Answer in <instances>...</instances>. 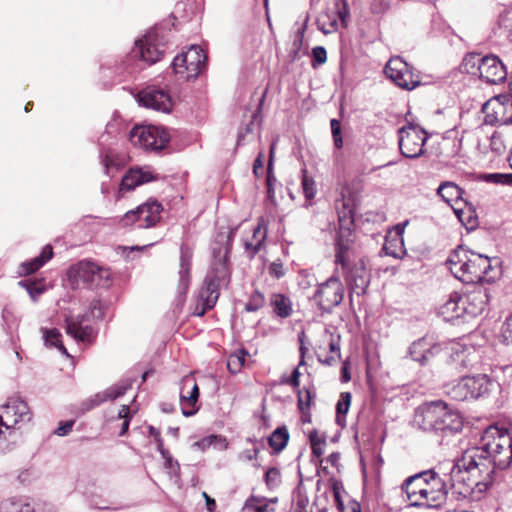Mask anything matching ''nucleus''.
Segmentation results:
<instances>
[{
  "label": "nucleus",
  "instance_id": "obj_49",
  "mask_svg": "<svg viewBox=\"0 0 512 512\" xmlns=\"http://www.w3.org/2000/svg\"><path fill=\"white\" fill-rule=\"evenodd\" d=\"M186 66L188 65L184 53L177 55L172 62V68L175 74L180 75L182 79H184L186 75Z\"/></svg>",
  "mask_w": 512,
  "mask_h": 512
},
{
  "label": "nucleus",
  "instance_id": "obj_57",
  "mask_svg": "<svg viewBox=\"0 0 512 512\" xmlns=\"http://www.w3.org/2000/svg\"><path fill=\"white\" fill-rule=\"evenodd\" d=\"M265 482L268 486H275L280 482V472L277 468H269L265 473Z\"/></svg>",
  "mask_w": 512,
  "mask_h": 512
},
{
  "label": "nucleus",
  "instance_id": "obj_50",
  "mask_svg": "<svg viewBox=\"0 0 512 512\" xmlns=\"http://www.w3.org/2000/svg\"><path fill=\"white\" fill-rule=\"evenodd\" d=\"M337 16V20L340 19L341 23L346 26V19L349 16V9L345 0H337L335 2V10L333 11Z\"/></svg>",
  "mask_w": 512,
  "mask_h": 512
},
{
  "label": "nucleus",
  "instance_id": "obj_10",
  "mask_svg": "<svg viewBox=\"0 0 512 512\" xmlns=\"http://www.w3.org/2000/svg\"><path fill=\"white\" fill-rule=\"evenodd\" d=\"M102 303L98 299H94L89 306V311L83 315L66 317V333L78 342L90 341L93 329L90 325L84 324L86 320L100 319L103 317Z\"/></svg>",
  "mask_w": 512,
  "mask_h": 512
},
{
  "label": "nucleus",
  "instance_id": "obj_15",
  "mask_svg": "<svg viewBox=\"0 0 512 512\" xmlns=\"http://www.w3.org/2000/svg\"><path fill=\"white\" fill-rule=\"evenodd\" d=\"M512 445V438L507 430L499 429L497 426H489L482 434L481 446L472 448L470 451H478L480 456H492L504 451V447Z\"/></svg>",
  "mask_w": 512,
  "mask_h": 512
},
{
  "label": "nucleus",
  "instance_id": "obj_18",
  "mask_svg": "<svg viewBox=\"0 0 512 512\" xmlns=\"http://www.w3.org/2000/svg\"><path fill=\"white\" fill-rule=\"evenodd\" d=\"M461 300V315H463V322H466L485 311L489 296L486 290L477 289L469 294L461 295Z\"/></svg>",
  "mask_w": 512,
  "mask_h": 512
},
{
  "label": "nucleus",
  "instance_id": "obj_16",
  "mask_svg": "<svg viewBox=\"0 0 512 512\" xmlns=\"http://www.w3.org/2000/svg\"><path fill=\"white\" fill-rule=\"evenodd\" d=\"M30 419L31 414L27 403L18 397L9 398L0 407V423L7 429L14 427L19 422H28Z\"/></svg>",
  "mask_w": 512,
  "mask_h": 512
},
{
  "label": "nucleus",
  "instance_id": "obj_61",
  "mask_svg": "<svg viewBox=\"0 0 512 512\" xmlns=\"http://www.w3.org/2000/svg\"><path fill=\"white\" fill-rule=\"evenodd\" d=\"M74 420H69V421H66L65 423L61 424L56 430H55V434L58 435V436H66L69 432H71L72 428H73V425H74Z\"/></svg>",
  "mask_w": 512,
  "mask_h": 512
},
{
  "label": "nucleus",
  "instance_id": "obj_53",
  "mask_svg": "<svg viewBox=\"0 0 512 512\" xmlns=\"http://www.w3.org/2000/svg\"><path fill=\"white\" fill-rule=\"evenodd\" d=\"M273 159H274V144H272L270 148L269 161L267 166V177L266 184L267 187H273V185L277 182L275 175L273 174Z\"/></svg>",
  "mask_w": 512,
  "mask_h": 512
},
{
  "label": "nucleus",
  "instance_id": "obj_48",
  "mask_svg": "<svg viewBox=\"0 0 512 512\" xmlns=\"http://www.w3.org/2000/svg\"><path fill=\"white\" fill-rule=\"evenodd\" d=\"M298 397V408L302 413H305L307 410H309L312 400V395L310 390L303 389L299 390L297 393Z\"/></svg>",
  "mask_w": 512,
  "mask_h": 512
},
{
  "label": "nucleus",
  "instance_id": "obj_42",
  "mask_svg": "<svg viewBox=\"0 0 512 512\" xmlns=\"http://www.w3.org/2000/svg\"><path fill=\"white\" fill-rule=\"evenodd\" d=\"M43 333L44 342L47 346L58 348L63 354L68 355L65 346L62 344L60 338L61 334L57 329H41Z\"/></svg>",
  "mask_w": 512,
  "mask_h": 512
},
{
  "label": "nucleus",
  "instance_id": "obj_1",
  "mask_svg": "<svg viewBox=\"0 0 512 512\" xmlns=\"http://www.w3.org/2000/svg\"><path fill=\"white\" fill-rule=\"evenodd\" d=\"M477 453L467 450L460 458L439 465L447 494L451 490L459 497L478 500L492 485L490 463Z\"/></svg>",
  "mask_w": 512,
  "mask_h": 512
},
{
  "label": "nucleus",
  "instance_id": "obj_3",
  "mask_svg": "<svg viewBox=\"0 0 512 512\" xmlns=\"http://www.w3.org/2000/svg\"><path fill=\"white\" fill-rule=\"evenodd\" d=\"M445 482L434 469L409 476L401 489L412 507L438 508L445 503L447 493Z\"/></svg>",
  "mask_w": 512,
  "mask_h": 512
},
{
  "label": "nucleus",
  "instance_id": "obj_41",
  "mask_svg": "<svg viewBox=\"0 0 512 512\" xmlns=\"http://www.w3.org/2000/svg\"><path fill=\"white\" fill-rule=\"evenodd\" d=\"M351 393L342 392L340 398L336 404V421L339 425H343L345 422V416L351 405Z\"/></svg>",
  "mask_w": 512,
  "mask_h": 512
},
{
  "label": "nucleus",
  "instance_id": "obj_22",
  "mask_svg": "<svg viewBox=\"0 0 512 512\" xmlns=\"http://www.w3.org/2000/svg\"><path fill=\"white\" fill-rule=\"evenodd\" d=\"M440 351L441 346L428 337L414 341L409 347L410 357L421 365L427 364Z\"/></svg>",
  "mask_w": 512,
  "mask_h": 512
},
{
  "label": "nucleus",
  "instance_id": "obj_54",
  "mask_svg": "<svg viewBox=\"0 0 512 512\" xmlns=\"http://www.w3.org/2000/svg\"><path fill=\"white\" fill-rule=\"evenodd\" d=\"M500 25L507 31V38L512 42V9L501 15Z\"/></svg>",
  "mask_w": 512,
  "mask_h": 512
},
{
  "label": "nucleus",
  "instance_id": "obj_12",
  "mask_svg": "<svg viewBox=\"0 0 512 512\" xmlns=\"http://www.w3.org/2000/svg\"><path fill=\"white\" fill-rule=\"evenodd\" d=\"M344 297V287L336 274L318 285L313 299L322 312H331L340 305Z\"/></svg>",
  "mask_w": 512,
  "mask_h": 512
},
{
  "label": "nucleus",
  "instance_id": "obj_36",
  "mask_svg": "<svg viewBox=\"0 0 512 512\" xmlns=\"http://www.w3.org/2000/svg\"><path fill=\"white\" fill-rule=\"evenodd\" d=\"M466 208H454L459 221L466 227L467 230H473L478 225V218L471 204L465 201Z\"/></svg>",
  "mask_w": 512,
  "mask_h": 512
},
{
  "label": "nucleus",
  "instance_id": "obj_32",
  "mask_svg": "<svg viewBox=\"0 0 512 512\" xmlns=\"http://www.w3.org/2000/svg\"><path fill=\"white\" fill-rule=\"evenodd\" d=\"M453 359L463 368H474L479 363L480 354L472 347L455 349Z\"/></svg>",
  "mask_w": 512,
  "mask_h": 512
},
{
  "label": "nucleus",
  "instance_id": "obj_28",
  "mask_svg": "<svg viewBox=\"0 0 512 512\" xmlns=\"http://www.w3.org/2000/svg\"><path fill=\"white\" fill-rule=\"evenodd\" d=\"M193 257L192 250L186 246L180 247V268H179V281L177 286L178 294L185 295L190 285V270L191 260Z\"/></svg>",
  "mask_w": 512,
  "mask_h": 512
},
{
  "label": "nucleus",
  "instance_id": "obj_31",
  "mask_svg": "<svg viewBox=\"0 0 512 512\" xmlns=\"http://www.w3.org/2000/svg\"><path fill=\"white\" fill-rule=\"evenodd\" d=\"M463 193L464 191L457 184L450 181L442 182L437 189V195L447 204H450L453 209L455 207L452 203H458L462 199Z\"/></svg>",
  "mask_w": 512,
  "mask_h": 512
},
{
  "label": "nucleus",
  "instance_id": "obj_63",
  "mask_svg": "<svg viewBox=\"0 0 512 512\" xmlns=\"http://www.w3.org/2000/svg\"><path fill=\"white\" fill-rule=\"evenodd\" d=\"M330 126H331V132H332L333 137L342 135L341 134V123L339 120L332 119L330 121Z\"/></svg>",
  "mask_w": 512,
  "mask_h": 512
},
{
  "label": "nucleus",
  "instance_id": "obj_34",
  "mask_svg": "<svg viewBox=\"0 0 512 512\" xmlns=\"http://www.w3.org/2000/svg\"><path fill=\"white\" fill-rule=\"evenodd\" d=\"M485 460L489 461L491 467V478L493 479V474L495 469H505L507 468L512 461V445L509 447H504V451L493 454L492 456H481Z\"/></svg>",
  "mask_w": 512,
  "mask_h": 512
},
{
  "label": "nucleus",
  "instance_id": "obj_13",
  "mask_svg": "<svg viewBox=\"0 0 512 512\" xmlns=\"http://www.w3.org/2000/svg\"><path fill=\"white\" fill-rule=\"evenodd\" d=\"M162 210L163 207L157 200H148L135 210L128 211L121 222L124 226L137 222L139 228H150L159 222Z\"/></svg>",
  "mask_w": 512,
  "mask_h": 512
},
{
  "label": "nucleus",
  "instance_id": "obj_47",
  "mask_svg": "<svg viewBox=\"0 0 512 512\" xmlns=\"http://www.w3.org/2000/svg\"><path fill=\"white\" fill-rule=\"evenodd\" d=\"M264 303V295L260 291H255L246 304V310L249 312H255L259 310L264 305Z\"/></svg>",
  "mask_w": 512,
  "mask_h": 512
},
{
  "label": "nucleus",
  "instance_id": "obj_30",
  "mask_svg": "<svg viewBox=\"0 0 512 512\" xmlns=\"http://www.w3.org/2000/svg\"><path fill=\"white\" fill-rule=\"evenodd\" d=\"M267 236L264 220L261 219L253 230L252 239L244 243L245 251L250 258H253L261 249Z\"/></svg>",
  "mask_w": 512,
  "mask_h": 512
},
{
  "label": "nucleus",
  "instance_id": "obj_5",
  "mask_svg": "<svg viewBox=\"0 0 512 512\" xmlns=\"http://www.w3.org/2000/svg\"><path fill=\"white\" fill-rule=\"evenodd\" d=\"M481 257L482 254L459 245L448 256L446 265L454 277L463 283H478L481 282Z\"/></svg>",
  "mask_w": 512,
  "mask_h": 512
},
{
  "label": "nucleus",
  "instance_id": "obj_44",
  "mask_svg": "<svg viewBox=\"0 0 512 512\" xmlns=\"http://www.w3.org/2000/svg\"><path fill=\"white\" fill-rule=\"evenodd\" d=\"M302 173V189L306 200H312L316 195V185L312 177L308 175L306 169L301 170Z\"/></svg>",
  "mask_w": 512,
  "mask_h": 512
},
{
  "label": "nucleus",
  "instance_id": "obj_29",
  "mask_svg": "<svg viewBox=\"0 0 512 512\" xmlns=\"http://www.w3.org/2000/svg\"><path fill=\"white\" fill-rule=\"evenodd\" d=\"M125 386H112L105 391L99 392L82 403V410L89 411L105 401L114 400L126 392Z\"/></svg>",
  "mask_w": 512,
  "mask_h": 512
},
{
  "label": "nucleus",
  "instance_id": "obj_4",
  "mask_svg": "<svg viewBox=\"0 0 512 512\" xmlns=\"http://www.w3.org/2000/svg\"><path fill=\"white\" fill-rule=\"evenodd\" d=\"M413 425L424 432L448 436L462 430L463 420L458 411L437 400L425 402L415 409Z\"/></svg>",
  "mask_w": 512,
  "mask_h": 512
},
{
  "label": "nucleus",
  "instance_id": "obj_35",
  "mask_svg": "<svg viewBox=\"0 0 512 512\" xmlns=\"http://www.w3.org/2000/svg\"><path fill=\"white\" fill-rule=\"evenodd\" d=\"M483 57L478 53H469L467 54L461 63V71L467 74H471L473 76L480 77V71L482 67Z\"/></svg>",
  "mask_w": 512,
  "mask_h": 512
},
{
  "label": "nucleus",
  "instance_id": "obj_9",
  "mask_svg": "<svg viewBox=\"0 0 512 512\" xmlns=\"http://www.w3.org/2000/svg\"><path fill=\"white\" fill-rule=\"evenodd\" d=\"M128 140L134 147L146 151H160L169 143L170 135L163 127L139 125L130 130Z\"/></svg>",
  "mask_w": 512,
  "mask_h": 512
},
{
  "label": "nucleus",
  "instance_id": "obj_6",
  "mask_svg": "<svg viewBox=\"0 0 512 512\" xmlns=\"http://www.w3.org/2000/svg\"><path fill=\"white\" fill-rule=\"evenodd\" d=\"M498 384L487 374L467 375L447 388V394L454 400L465 401L488 396Z\"/></svg>",
  "mask_w": 512,
  "mask_h": 512
},
{
  "label": "nucleus",
  "instance_id": "obj_23",
  "mask_svg": "<svg viewBox=\"0 0 512 512\" xmlns=\"http://www.w3.org/2000/svg\"><path fill=\"white\" fill-rule=\"evenodd\" d=\"M158 179V175L155 174L151 167H132L124 175L121 181L120 190L130 191L135 189L137 186L154 181Z\"/></svg>",
  "mask_w": 512,
  "mask_h": 512
},
{
  "label": "nucleus",
  "instance_id": "obj_51",
  "mask_svg": "<svg viewBox=\"0 0 512 512\" xmlns=\"http://www.w3.org/2000/svg\"><path fill=\"white\" fill-rule=\"evenodd\" d=\"M19 284L22 287L26 288L27 292L29 293V295L31 296V298L33 300H36L37 296H39L40 294H42L44 292V286L38 285L35 282L23 280V281H20Z\"/></svg>",
  "mask_w": 512,
  "mask_h": 512
},
{
  "label": "nucleus",
  "instance_id": "obj_38",
  "mask_svg": "<svg viewBox=\"0 0 512 512\" xmlns=\"http://www.w3.org/2000/svg\"><path fill=\"white\" fill-rule=\"evenodd\" d=\"M479 261L481 262V272H483L481 273V282H494L495 279L499 276L498 262L493 265L491 259L483 254Z\"/></svg>",
  "mask_w": 512,
  "mask_h": 512
},
{
  "label": "nucleus",
  "instance_id": "obj_45",
  "mask_svg": "<svg viewBox=\"0 0 512 512\" xmlns=\"http://www.w3.org/2000/svg\"><path fill=\"white\" fill-rule=\"evenodd\" d=\"M246 353L241 350L238 353L231 354L227 360V368L233 373L237 374L242 369L245 362Z\"/></svg>",
  "mask_w": 512,
  "mask_h": 512
},
{
  "label": "nucleus",
  "instance_id": "obj_14",
  "mask_svg": "<svg viewBox=\"0 0 512 512\" xmlns=\"http://www.w3.org/2000/svg\"><path fill=\"white\" fill-rule=\"evenodd\" d=\"M385 74L398 87L412 90L420 84V79L412 67L401 57H392L385 66Z\"/></svg>",
  "mask_w": 512,
  "mask_h": 512
},
{
  "label": "nucleus",
  "instance_id": "obj_46",
  "mask_svg": "<svg viewBox=\"0 0 512 512\" xmlns=\"http://www.w3.org/2000/svg\"><path fill=\"white\" fill-rule=\"evenodd\" d=\"M29 503H23L16 499H6L0 503V512H23L24 506H29Z\"/></svg>",
  "mask_w": 512,
  "mask_h": 512
},
{
  "label": "nucleus",
  "instance_id": "obj_43",
  "mask_svg": "<svg viewBox=\"0 0 512 512\" xmlns=\"http://www.w3.org/2000/svg\"><path fill=\"white\" fill-rule=\"evenodd\" d=\"M386 255L394 258H401L405 254L403 238H397L393 241L386 242L383 246Z\"/></svg>",
  "mask_w": 512,
  "mask_h": 512
},
{
  "label": "nucleus",
  "instance_id": "obj_8",
  "mask_svg": "<svg viewBox=\"0 0 512 512\" xmlns=\"http://www.w3.org/2000/svg\"><path fill=\"white\" fill-rule=\"evenodd\" d=\"M71 285L78 288L80 284L90 288L108 287L111 283V272L89 261H81L68 272Z\"/></svg>",
  "mask_w": 512,
  "mask_h": 512
},
{
  "label": "nucleus",
  "instance_id": "obj_60",
  "mask_svg": "<svg viewBox=\"0 0 512 512\" xmlns=\"http://www.w3.org/2000/svg\"><path fill=\"white\" fill-rule=\"evenodd\" d=\"M300 375L301 374L297 367L293 370L290 377H288V378L282 377L281 383L291 385L293 388H298L300 385V381H299Z\"/></svg>",
  "mask_w": 512,
  "mask_h": 512
},
{
  "label": "nucleus",
  "instance_id": "obj_21",
  "mask_svg": "<svg viewBox=\"0 0 512 512\" xmlns=\"http://www.w3.org/2000/svg\"><path fill=\"white\" fill-rule=\"evenodd\" d=\"M506 77V67L497 56L486 55L483 57L479 78L489 84H497L505 80Z\"/></svg>",
  "mask_w": 512,
  "mask_h": 512
},
{
  "label": "nucleus",
  "instance_id": "obj_27",
  "mask_svg": "<svg viewBox=\"0 0 512 512\" xmlns=\"http://www.w3.org/2000/svg\"><path fill=\"white\" fill-rule=\"evenodd\" d=\"M346 282L350 290V298L354 293L358 296L364 295L370 283V275L364 266H355L347 273Z\"/></svg>",
  "mask_w": 512,
  "mask_h": 512
},
{
  "label": "nucleus",
  "instance_id": "obj_25",
  "mask_svg": "<svg viewBox=\"0 0 512 512\" xmlns=\"http://www.w3.org/2000/svg\"><path fill=\"white\" fill-rule=\"evenodd\" d=\"M462 300L461 294L453 292L449 295L437 310V313L444 321L452 322L453 324H459L463 322V315H461Z\"/></svg>",
  "mask_w": 512,
  "mask_h": 512
},
{
  "label": "nucleus",
  "instance_id": "obj_56",
  "mask_svg": "<svg viewBox=\"0 0 512 512\" xmlns=\"http://www.w3.org/2000/svg\"><path fill=\"white\" fill-rule=\"evenodd\" d=\"M268 271L269 274L276 279L282 278L286 273L284 266L280 260L273 261L269 265Z\"/></svg>",
  "mask_w": 512,
  "mask_h": 512
},
{
  "label": "nucleus",
  "instance_id": "obj_11",
  "mask_svg": "<svg viewBox=\"0 0 512 512\" xmlns=\"http://www.w3.org/2000/svg\"><path fill=\"white\" fill-rule=\"evenodd\" d=\"M399 149L406 158H418L424 154V145L427 141L426 131L419 126L409 123L398 130Z\"/></svg>",
  "mask_w": 512,
  "mask_h": 512
},
{
  "label": "nucleus",
  "instance_id": "obj_19",
  "mask_svg": "<svg viewBox=\"0 0 512 512\" xmlns=\"http://www.w3.org/2000/svg\"><path fill=\"white\" fill-rule=\"evenodd\" d=\"M199 398V387L195 379L187 375L181 380L180 401L182 414L185 417L193 416L197 409L194 408Z\"/></svg>",
  "mask_w": 512,
  "mask_h": 512
},
{
  "label": "nucleus",
  "instance_id": "obj_2",
  "mask_svg": "<svg viewBox=\"0 0 512 512\" xmlns=\"http://www.w3.org/2000/svg\"><path fill=\"white\" fill-rule=\"evenodd\" d=\"M216 243H219L220 246L213 247L214 261L199 291V300L203 306L202 310L197 313L199 316H203L206 310L215 306L220 295V289L227 287L230 282V272L227 265L231 247L230 235H219Z\"/></svg>",
  "mask_w": 512,
  "mask_h": 512
},
{
  "label": "nucleus",
  "instance_id": "obj_20",
  "mask_svg": "<svg viewBox=\"0 0 512 512\" xmlns=\"http://www.w3.org/2000/svg\"><path fill=\"white\" fill-rule=\"evenodd\" d=\"M139 102L144 107L165 113L170 112L172 105L170 96L164 90L153 87L139 93Z\"/></svg>",
  "mask_w": 512,
  "mask_h": 512
},
{
  "label": "nucleus",
  "instance_id": "obj_40",
  "mask_svg": "<svg viewBox=\"0 0 512 512\" xmlns=\"http://www.w3.org/2000/svg\"><path fill=\"white\" fill-rule=\"evenodd\" d=\"M274 312L282 318L290 316L292 312L291 301L283 294H274L271 298Z\"/></svg>",
  "mask_w": 512,
  "mask_h": 512
},
{
  "label": "nucleus",
  "instance_id": "obj_37",
  "mask_svg": "<svg viewBox=\"0 0 512 512\" xmlns=\"http://www.w3.org/2000/svg\"><path fill=\"white\" fill-rule=\"evenodd\" d=\"M318 29L325 35L334 33L338 29L337 16L332 11H325L317 19Z\"/></svg>",
  "mask_w": 512,
  "mask_h": 512
},
{
  "label": "nucleus",
  "instance_id": "obj_39",
  "mask_svg": "<svg viewBox=\"0 0 512 512\" xmlns=\"http://www.w3.org/2000/svg\"><path fill=\"white\" fill-rule=\"evenodd\" d=\"M288 440L289 433L287 428L278 427L268 438V443L276 453H279L286 447Z\"/></svg>",
  "mask_w": 512,
  "mask_h": 512
},
{
  "label": "nucleus",
  "instance_id": "obj_55",
  "mask_svg": "<svg viewBox=\"0 0 512 512\" xmlns=\"http://www.w3.org/2000/svg\"><path fill=\"white\" fill-rule=\"evenodd\" d=\"M487 180L496 184L512 185V174L494 173L487 175Z\"/></svg>",
  "mask_w": 512,
  "mask_h": 512
},
{
  "label": "nucleus",
  "instance_id": "obj_62",
  "mask_svg": "<svg viewBox=\"0 0 512 512\" xmlns=\"http://www.w3.org/2000/svg\"><path fill=\"white\" fill-rule=\"evenodd\" d=\"M339 339V336L337 337V339L331 337L329 341V350L332 354L336 355L337 358H341Z\"/></svg>",
  "mask_w": 512,
  "mask_h": 512
},
{
  "label": "nucleus",
  "instance_id": "obj_24",
  "mask_svg": "<svg viewBox=\"0 0 512 512\" xmlns=\"http://www.w3.org/2000/svg\"><path fill=\"white\" fill-rule=\"evenodd\" d=\"M162 46L157 45L154 40L148 36L135 42L132 50V56L138 57L148 65L154 64L161 59L164 54Z\"/></svg>",
  "mask_w": 512,
  "mask_h": 512
},
{
  "label": "nucleus",
  "instance_id": "obj_33",
  "mask_svg": "<svg viewBox=\"0 0 512 512\" xmlns=\"http://www.w3.org/2000/svg\"><path fill=\"white\" fill-rule=\"evenodd\" d=\"M53 256V248L51 245L43 247L39 256L31 259L30 261L24 262L21 265L22 272L25 275L32 274L39 270L47 261Z\"/></svg>",
  "mask_w": 512,
  "mask_h": 512
},
{
  "label": "nucleus",
  "instance_id": "obj_26",
  "mask_svg": "<svg viewBox=\"0 0 512 512\" xmlns=\"http://www.w3.org/2000/svg\"><path fill=\"white\" fill-rule=\"evenodd\" d=\"M184 55L188 65L186 66L184 80L189 81L195 79L205 68L207 57L203 49L198 45H192Z\"/></svg>",
  "mask_w": 512,
  "mask_h": 512
},
{
  "label": "nucleus",
  "instance_id": "obj_58",
  "mask_svg": "<svg viewBox=\"0 0 512 512\" xmlns=\"http://www.w3.org/2000/svg\"><path fill=\"white\" fill-rule=\"evenodd\" d=\"M501 331L504 342L512 344V315L505 320Z\"/></svg>",
  "mask_w": 512,
  "mask_h": 512
},
{
  "label": "nucleus",
  "instance_id": "obj_59",
  "mask_svg": "<svg viewBox=\"0 0 512 512\" xmlns=\"http://www.w3.org/2000/svg\"><path fill=\"white\" fill-rule=\"evenodd\" d=\"M165 460L164 466L166 469L170 470L171 473L178 475L180 471V465L179 463L174 460L170 453L166 456H162Z\"/></svg>",
  "mask_w": 512,
  "mask_h": 512
},
{
  "label": "nucleus",
  "instance_id": "obj_64",
  "mask_svg": "<svg viewBox=\"0 0 512 512\" xmlns=\"http://www.w3.org/2000/svg\"><path fill=\"white\" fill-rule=\"evenodd\" d=\"M255 512H275L273 507L269 506V503H264L254 507Z\"/></svg>",
  "mask_w": 512,
  "mask_h": 512
},
{
  "label": "nucleus",
  "instance_id": "obj_52",
  "mask_svg": "<svg viewBox=\"0 0 512 512\" xmlns=\"http://www.w3.org/2000/svg\"><path fill=\"white\" fill-rule=\"evenodd\" d=\"M327 60V52L324 47L316 46L312 49V66L315 68L322 65Z\"/></svg>",
  "mask_w": 512,
  "mask_h": 512
},
{
  "label": "nucleus",
  "instance_id": "obj_7",
  "mask_svg": "<svg viewBox=\"0 0 512 512\" xmlns=\"http://www.w3.org/2000/svg\"><path fill=\"white\" fill-rule=\"evenodd\" d=\"M342 208L337 205L339 232L335 242V263L340 264L344 270L349 265V251L354 242L351 226L353 225V209L343 198Z\"/></svg>",
  "mask_w": 512,
  "mask_h": 512
},
{
  "label": "nucleus",
  "instance_id": "obj_17",
  "mask_svg": "<svg viewBox=\"0 0 512 512\" xmlns=\"http://www.w3.org/2000/svg\"><path fill=\"white\" fill-rule=\"evenodd\" d=\"M483 122L487 125H507L512 123V100L502 102L500 98H492L482 106Z\"/></svg>",
  "mask_w": 512,
  "mask_h": 512
}]
</instances>
